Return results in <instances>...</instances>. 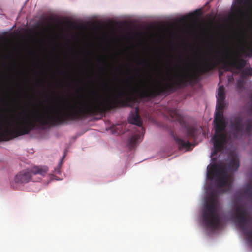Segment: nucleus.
<instances>
[{
	"label": "nucleus",
	"instance_id": "obj_1",
	"mask_svg": "<svg viewBox=\"0 0 252 252\" xmlns=\"http://www.w3.org/2000/svg\"><path fill=\"white\" fill-rule=\"evenodd\" d=\"M228 54H227L226 59L213 55L208 60L205 59L197 71L193 73L188 72H184L180 73L177 71L174 72V77L170 78L168 81L163 85L154 86L149 85V98L156 97L159 95L174 92L177 89L186 86L188 84H192L197 80L199 76L214 70L220 65V67L225 71H232L233 69L242 70L241 76L243 78L246 79L252 76L249 67H244L247 64V61L237 56L231 59H228Z\"/></svg>",
	"mask_w": 252,
	"mask_h": 252
},
{
	"label": "nucleus",
	"instance_id": "obj_2",
	"mask_svg": "<svg viewBox=\"0 0 252 252\" xmlns=\"http://www.w3.org/2000/svg\"><path fill=\"white\" fill-rule=\"evenodd\" d=\"M225 99L224 87L223 86H220L218 88L217 96V105L214 119L215 134L212 139L214 143V150L212 152V155H215L223 149L226 139V135L225 133L226 124L223 114V111L225 106Z\"/></svg>",
	"mask_w": 252,
	"mask_h": 252
},
{
	"label": "nucleus",
	"instance_id": "obj_3",
	"mask_svg": "<svg viewBox=\"0 0 252 252\" xmlns=\"http://www.w3.org/2000/svg\"><path fill=\"white\" fill-rule=\"evenodd\" d=\"M218 198L213 192L210 193L202 213V219L206 227L218 228L220 224V218L218 213Z\"/></svg>",
	"mask_w": 252,
	"mask_h": 252
},
{
	"label": "nucleus",
	"instance_id": "obj_4",
	"mask_svg": "<svg viewBox=\"0 0 252 252\" xmlns=\"http://www.w3.org/2000/svg\"><path fill=\"white\" fill-rule=\"evenodd\" d=\"M229 127L230 133L234 138L245 134L250 136L252 133V119H248L244 122L243 116H233L230 118Z\"/></svg>",
	"mask_w": 252,
	"mask_h": 252
},
{
	"label": "nucleus",
	"instance_id": "obj_5",
	"mask_svg": "<svg viewBox=\"0 0 252 252\" xmlns=\"http://www.w3.org/2000/svg\"><path fill=\"white\" fill-rule=\"evenodd\" d=\"M139 108L136 107L134 111L131 113L128 118V122L130 124L135 125L140 127L139 133L132 136L129 140L128 145L130 149L134 148L141 142L145 131L144 128L142 127L143 122L139 114Z\"/></svg>",
	"mask_w": 252,
	"mask_h": 252
},
{
	"label": "nucleus",
	"instance_id": "obj_6",
	"mask_svg": "<svg viewBox=\"0 0 252 252\" xmlns=\"http://www.w3.org/2000/svg\"><path fill=\"white\" fill-rule=\"evenodd\" d=\"M207 175L208 178L212 179L217 177V183L219 188H224L226 186H231L229 177L225 169L218 168L215 165L208 167Z\"/></svg>",
	"mask_w": 252,
	"mask_h": 252
},
{
	"label": "nucleus",
	"instance_id": "obj_7",
	"mask_svg": "<svg viewBox=\"0 0 252 252\" xmlns=\"http://www.w3.org/2000/svg\"><path fill=\"white\" fill-rule=\"evenodd\" d=\"M48 171L46 166H34L31 170L28 169L23 170L17 174L14 178L16 183H27L32 180V175L39 174L44 176Z\"/></svg>",
	"mask_w": 252,
	"mask_h": 252
},
{
	"label": "nucleus",
	"instance_id": "obj_8",
	"mask_svg": "<svg viewBox=\"0 0 252 252\" xmlns=\"http://www.w3.org/2000/svg\"><path fill=\"white\" fill-rule=\"evenodd\" d=\"M235 211V215L239 226L242 230H244L247 224L249 221V218L247 216V212L245 209H242L239 206L236 207Z\"/></svg>",
	"mask_w": 252,
	"mask_h": 252
},
{
	"label": "nucleus",
	"instance_id": "obj_9",
	"mask_svg": "<svg viewBox=\"0 0 252 252\" xmlns=\"http://www.w3.org/2000/svg\"><path fill=\"white\" fill-rule=\"evenodd\" d=\"M170 115L173 121L178 122L180 125H183L184 123L183 116L180 114L179 110L175 109L170 112Z\"/></svg>",
	"mask_w": 252,
	"mask_h": 252
},
{
	"label": "nucleus",
	"instance_id": "obj_10",
	"mask_svg": "<svg viewBox=\"0 0 252 252\" xmlns=\"http://www.w3.org/2000/svg\"><path fill=\"white\" fill-rule=\"evenodd\" d=\"M174 140H175L176 143L178 145L180 149L186 148L187 150H189L191 146V144L190 142L188 141H185L178 136L174 137Z\"/></svg>",
	"mask_w": 252,
	"mask_h": 252
},
{
	"label": "nucleus",
	"instance_id": "obj_11",
	"mask_svg": "<svg viewBox=\"0 0 252 252\" xmlns=\"http://www.w3.org/2000/svg\"><path fill=\"white\" fill-rule=\"evenodd\" d=\"M228 169L231 171H237L239 167V161L233 158L228 163Z\"/></svg>",
	"mask_w": 252,
	"mask_h": 252
},
{
	"label": "nucleus",
	"instance_id": "obj_12",
	"mask_svg": "<svg viewBox=\"0 0 252 252\" xmlns=\"http://www.w3.org/2000/svg\"><path fill=\"white\" fill-rule=\"evenodd\" d=\"M187 133L189 137H195L196 134V129L193 127L188 126L187 128Z\"/></svg>",
	"mask_w": 252,
	"mask_h": 252
},
{
	"label": "nucleus",
	"instance_id": "obj_13",
	"mask_svg": "<svg viewBox=\"0 0 252 252\" xmlns=\"http://www.w3.org/2000/svg\"><path fill=\"white\" fill-rule=\"evenodd\" d=\"M245 193L249 196H252V188L251 185H248L245 189Z\"/></svg>",
	"mask_w": 252,
	"mask_h": 252
},
{
	"label": "nucleus",
	"instance_id": "obj_14",
	"mask_svg": "<svg viewBox=\"0 0 252 252\" xmlns=\"http://www.w3.org/2000/svg\"><path fill=\"white\" fill-rule=\"evenodd\" d=\"M61 165H62V161H61L59 163L58 166L56 168H55V170L56 173H60Z\"/></svg>",
	"mask_w": 252,
	"mask_h": 252
},
{
	"label": "nucleus",
	"instance_id": "obj_15",
	"mask_svg": "<svg viewBox=\"0 0 252 252\" xmlns=\"http://www.w3.org/2000/svg\"><path fill=\"white\" fill-rule=\"evenodd\" d=\"M237 86L238 88H242L243 86V81L242 80H239L237 82Z\"/></svg>",
	"mask_w": 252,
	"mask_h": 252
},
{
	"label": "nucleus",
	"instance_id": "obj_16",
	"mask_svg": "<svg viewBox=\"0 0 252 252\" xmlns=\"http://www.w3.org/2000/svg\"><path fill=\"white\" fill-rule=\"evenodd\" d=\"M245 0H236L238 4L241 5L244 3Z\"/></svg>",
	"mask_w": 252,
	"mask_h": 252
},
{
	"label": "nucleus",
	"instance_id": "obj_17",
	"mask_svg": "<svg viewBox=\"0 0 252 252\" xmlns=\"http://www.w3.org/2000/svg\"><path fill=\"white\" fill-rule=\"evenodd\" d=\"M223 72L222 71H221L220 70H219V78H220V80L221 79V78L223 76Z\"/></svg>",
	"mask_w": 252,
	"mask_h": 252
},
{
	"label": "nucleus",
	"instance_id": "obj_18",
	"mask_svg": "<svg viewBox=\"0 0 252 252\" xmlns=\"http://www.w3.org/2000/svg\"><path fill=\"white\" fill-rule=\"evenodd\" d=\"M233 79V78L232 76H229L228 80H229V81H231V79Z\"/></svg>",
	"mask_w": 252,
	"mask_h": 252
},
{
	"label": "nucleus",
	"instance_id": "obj_19",
	"mask_svg": "<svg viewBox=\"0 0 252 252\" xmlns=\"http://www.w3.org/2000/svg\"><path fill=\"white\" fill-rule=\"evenodd\" d=\"M249 69H250V70L251 71V75L252 76V67H249Z\"/></svg>",
	"mask_w": 252,
	"mask_h": 252
},
{
	"label": "nucleus",
	"instance_id": "obj_20",
	"mask_svg": "<svg viewBox=\"0 0 252 252\" xmlns=\"http://www.w3.org/2000/svg\"><path fill=\"white\" fill-rule=\"evenodd\" d=\"M105 87H106L107 89H109V88L108 87V86L107 85H106Z\"/></svg>",
	"mask_w": 252,
	"mask_h": 252
},
{
	"label": "nucleus",
	"instance_id": "obj_21",
	"mask_svg": "<svg viewBox=\"0 0 252 252\" xmlns=\"http://www.w3.org/2000/svg\"><path fill=\"white\" fill-rule=\"evenodd\" d=\"M225 50L226 52H227L228 50H227V48H225Z\"/></svg>",
	"mask_w": 252,
	"mask_h": 252
}]
</instances>
